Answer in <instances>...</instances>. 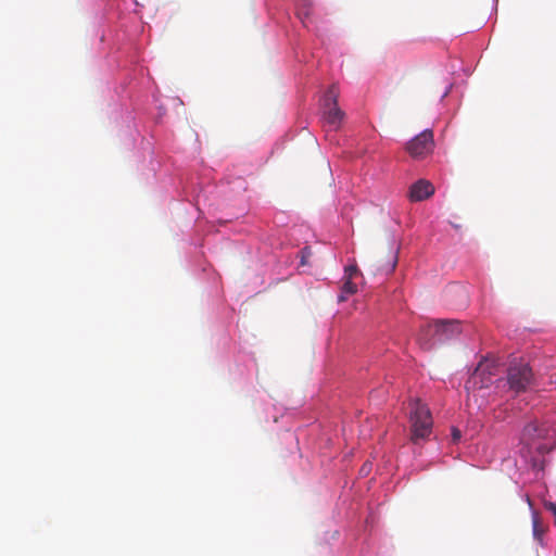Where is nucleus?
<instances>
[{
  "label": "nucleus",
  "mask_w": 556,
  "mask_h": 556,
  "mask_svg": "<svg viewBox=\"0 0 556 556\" xmlns=\"http://www.w3.org/2000/svg\"><path fill=\"white\" fill-rule=\"evenodd\" d=\"M543 530L540 528L538 518L533 519V535L535 539L541 540Z\"/></svg>",
  "instance_id": "nucleus-9"
},
{
  "label": "nucleus",
  "mask_w": 556,
  "mask_h": 556,
  "mask_svg": "<svg viewBox=\"0 0 556 556\" xmlns=\"http://www.w3.org/2000/svg\"><path fill=\"white\" fill-rule=\"evenodd\" d=\"M433 134L427 129L413 138L406 146L407 152L413 157H424L433 149Z\"/></svg>",
  "instance_id": "nucleus-5"
},
{
  "label": "nucleus",
  "mask_w": 556,
  "mask_h": 556,
  "mask_svg": "<svg viewBox=\"0 0 556 556\" xmlns=\"http://www.w3.org/2000/svg\"><path fill=\"white\" fill-rule=\"evenodd\" d=\"M452 438L454 442H457L460 439V431L456 428H453Z\"/></svg>",
  "instance_id": "nucleus-13"
},
{
  "label": "nucleus",
  "mask_w": 556,
  "mask_h": 556,
  "mask_svg": "<svg viewBox=\"0 0 556 556\" xmlns=\"http://www.w3.org/2000/svg\"><path fill=\"white\" fill-rule=\"evenodd\" d=\"M460 332V323L458 320H437L432 326L422 330L418 342L424 350H430L435 342L450 340Z\"/></svg>",
  "instance_id": "nucleus-2"
},
{
  "label": "nucleus",
  "mask_w": 556,
  "mask_h": 556,
  "mask_svg": "<svg viewBox=\"0 0 556 556\" xmlns=\"http://www.w3.org/2000/svg\"><path fill=\"white\" fill-rule=\"evenodd\" d=\"M357 291V287L354 282H352V279H345L343 286H342V292L339 295V302H343L346 300L348 295L354 294Z\"/></svg>",
  "instance_id": "nucleus-7"
},
{
  "label": "nucleus",
  "mask_w": 556,
  "mask_h": 556,
  "mask_svg": "<svg viewBox=\"0 0 556 556\" xmlns=\"http://www.w3.org/2000/svg\"><path fill=\"white\" fill-rule=\"evenodd\" d=\"M483 371H484V364L480 363V364L477 366V368H476V370H475V374H473V375H475V376H478V375H481Z\"/></svg>",
  "instance_id": "nucleus-14"
},
{
  "label": "nucleus",
  "mask_w": 556,
  "mask_h": 556,
  "mask_svg": "<svg viewBox=\"0 0 556 556\" xmlns=\"http://www.w3.org/2000/svg\"><path fill=\"white\" fill-rule=\"evenodd\" d=\"M533 380L532 369L528 364H515L508 368L507 384L515 394L525 392Z\"/></svg>",
  "instance_id": "nucleus-3"
},
{
  "label": "nucleus",
  "mask_w": 556,
  "mask_h": 556,
  "mask_svg": "<svg viewBox=\"0 0 556 556\" xmlns=\"http://www.w3.org/2000/svg\"><path fill=\"white\" fill-rule=\"evenodd\" d=\"M410 441L419 444L432 433L433 420L428 406L415 399L409 403Z\"/></svg>",
  "instance_id": "nucleus-1"
},
{
  "label": "nucleus",
  "mask_w": 556,
  "mask_h": 556,
  "mask_svg": "<svg viewBox=\"0 0 556 556\" xmlns=\"http://www.w3.org/2000/svg\"><path fill=\"white\" fill-rule=\"evenodd\" d=\"M301 254H302L301 265H306V257H308L311 255L309 248H307V247L303 248L301 250Z\"/></svg>",
  "instance_id": "nucleus-10"
},
{
  "label": "nucleus",
  "mask_w": 556,
  "mask_h": 556,
  "mask_svg": "<svg viewBox=\"0 0 556 556\" xmlns=\"http://www.w3.org/2000/svg\"><path fill=\"white\" fill-rule=\"evenodd\" d=\"M358 274V268L356 265H349L345 267L344 275L348 279H353Z\"/></svg>",
  "instance_id": "nucleus-8"
},
{
  "label": "nucleus",
  "mask_w": 556,
  "mask_h": 556,
  "mask_svg": "<svg viewBox=\"0 0 556 556\" xmlns=\"http://www.w3.org/2000/svg\"><path fill=\"white\" fill-rule=\"evenodd\" d=\"M338 96L339 90L337 86L332 85L325 97L327 111H325L324 116L327 124L333 129H337L341 125L344 117L343 111L338 106Z\"/></svg>",
  "instance_id": "nucleus-4"
},
{
  "label": "nucleus",
  "mask_w": 556,
  "mask_h": 556,
  "mask_svg": "<svg viewBox=\"0 0 556 556\" xmlns=\"http://www.w3.org/2000/svg\"><path fill=\"white\" fill-rule=\"evenodd\" d=\"M434 192L433 185L426 180L419 179L415 184H413L409 188V199L413 202H419L428 199Z\"/></svg>",
  "instance_id": "nucleus-6"
},
{
  "label": "nucleus",
  "mask_w": 556,
  "mask_h": 556,
  "mask_svg": "<svg viewBox=\"0 0 556 556\" xmlns=\"http://www.w3.org/2000/svg\"><path fill=\"white\" fill-rule=\"evenodd\" d=\"M538 428L534 424H530L525 428V434H532V432H536Z\"/></svg>",
  "instance_id": "nucleus-11"
},
{
  "label": "nucleus",
  "mask_w": 556,
  "mask_h": 556,
  "mask_svg": "<svg viewBox=\"0 0 556 556\" xmlns=\"http://www.w3.org/2000/svg\"><path fill=\"white\" fill-rule=\"evenodd\" d=\"M545 507L554 515L555 517V523H556V503H547Z\"/></svg>",
  "instance_id": "nucleus-12"
},
{
  "label": "nucleus",
  "mask_w": 556,
  "mask_h": 556,
  "mask_svg": "<svg viewBox=\"0 0 556 556\" xmlns=\"http://www.w3.org/2000/svg\"><path fill=\"white\" fill-rule=\"evenodd\" d=\"M396 264H397V252H395L393 257H392L390 271L394 270Z\"/></svg>",
  "instance_id": "nucleus-15"
},
{
  "label": "nucleus",
  "mask_w": 556,
  "mask_h": 556,
  "mask_svg": "<svg viewBox=\"0 0 556 556\" xmlns=\"http://www.w3.org/2000/svg\"><path fill=\"white\" fill-rule=\"evenodd\" d=\"M367 465H364V467L362 468L363 471H367Z\"/></svg>",
  "instance_id": "nucleus-16"
}]
</instances>
